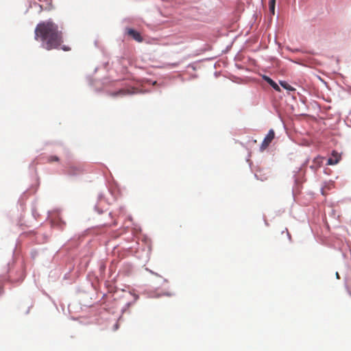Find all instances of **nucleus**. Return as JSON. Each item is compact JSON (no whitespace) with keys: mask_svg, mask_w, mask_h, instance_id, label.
Returning a JSON list of instances; mask_svg holds the SVG:
<instances>
[{"mask_svg":"<svg viewBox=\"0 0 351 351\" xmlns=\"http://www.w3.org/2000/svg\"><path fill=\"white\" fill-rule=\"evenodd\" d=\"M35 39L42 42L47 50L58 49L63 43L62 33L56 24L51 21L40 23L35 29Z\"/></svg>","mask_w":351,"mask_h":351,"instance_id":"1","label":"nucleus"},{"mask_svg":"<svg viewBox=\"0 0 351 351\" xmlns=\"http://www.w3.org/2000/svg\"><path fill=\"white\" fill-rule=\"evenodd\" d=\"M275 137V133L274 131L271 129L267 136L265 137L264 140L263 141L261 145V149L262 151L265 150L271 143V141L274 140Z\"/></svg>","mask_w":351,"mask_h":351,"instance_id":"2","label":"nucleus"},{"mask_svg":"<svg viewBox=\"0 0 351 351\" xmlns=\"http://www.w3.org/2000/svg\"><path fill=\"white\" fill-rule=\"evenodd\" d=\"M134 92L133 88H121L118 91H113L110 93V95L113 97H123L127 95L133 94Z\"/></svg>","mask_w":351,"mask_h":351,"instance_id":"3","label":"nucleus"},{"mask_svg":"<svg viewBox=\"0 0 351 351\" xmlns=\"http://www.w3.org/2000/svg\"><path fill=\"white\" fill-rule=\"evenodd\" d=\"M341 159V156L336 152H333L332 154V157L328 158L327 165H334L339 162Z\"/></svg>","mask_w":351,"mask_h":351,"instance_id":"4","label":"nucleus"},{"mask_svg":"<svg viewBox=\"0 0 351 351\" xmlns=\"http://www.w3.org/2000/svg\"><path fill=\"white\" fill-rule=\"evenodd\" d=\"M128 34L137 42L140 43V42L143 41V38H142L141 35L137 31H136L133 29H129L128 30Z\"/></svg>","mask_w":351,"mask_h":351,"instance_id":"5","label":"nucleus"},{"mask_svg":"<svg viewBox=\"0 0 351 351\" xmlns=\"http://www.w3.org/2000/svg\"><path fill=\"white\" fill-rule=\"evenodd\" d=\"M263 80L267 82L274 90L280 92L279 86L269 77L263 75Z\"/></svg>","mask_w":351,"mask_h":351,"instance_id":"6","label":"nucleus"},{"mask_svg":"<svg viewBox=\"0 0 351 351\" xmlns=\"http://www.w3.org/2000/svg\"><path fill=\"white\" fill-rule=\"evenodd\" d=\"M346 288L351 295V270L347 274L346 280Z\"/></svg>","mask_w":351,"mask_h":351,"instance_id":"7","label":"nucleus"},{"mask_svg":"<svg viewBox=\"0 0 351 351\" xmlns=\"http://www.w3.org/2000/svg\"><path fill=\"white\" fill-rule=\"evenodd\" d=\"M280 84L282 87H283L285 89L289 90V91H295V89L293 88L291 85H289L287 82L285 81H280Z\"/></svg>","mask_w":351,"mask_h":351,"instance_id":"8","label":"nucleus"},{"mask_svg":"<svg viewBox=\"0 0 351 351\" xmlns=\"http://www.w3.org/2000/svg\"><path fill=\"white\" fill-rule=\"evenodd\" d=\"M275 5H276V0H270L269 2V11L271 14H275Z\"/></svg>","mask_w":351,"mask_h":351,"instance_id":"9","label":"nucleus"},{"mask_svg":"<svg viewBox=\"0 0 351 351\" xmlns=\"http://www.w3.org/2000/svg\"><path fill=\"white\" fill-rule=\"evenodd\" d=\"M47 162H58L59 161V158L56 156H49L47 157Z\"/></svg>","mask_w":351,"mask_h":351,"instance_id":"10","label":"nucleus"},{"mask_svg":"<svg viewBox=\"0 0 351 351\" xmlns=\"http://www.w3.org/2000/svg\"><path fill=\"white\" fill-rule=\"evenodd\" d=\"M62 50H64V51H69V50L71 49V48H70V47H66V46H65V45H63V46L62 47Z\"/></svg>","mask_w":351,"mask_h":351,"instance_id":"11","label":"nucleus"},{"mask_svg":"<svg viewBox=\"0 0 351 351\" xmlns=\"http://www.w3.org/2000/svg\"><path fill=\"white\" fill-rule=\"evenodd\" d=\"M322 158H315L314 161H315V162H318V163H319V162H322Z\"/></svg>","mask_w":351,"mask_h":351,"instance_id":"12","label":"nucleus"},{"mask_svg":"<svg viewBox=\"0 0 351 351\" xmlns=\"http://www.w3.org/2000/svg\"><path fill=\"white\" fill-rule=\"evenodd\" d=\"M335 275H336V278H337V279H340V276H339V273H338V272H336V274H335Z\"/></svg>","mask_w":351,"mask_h":351,"instance_id":"13","label":"nucleus"}]
</instances>
